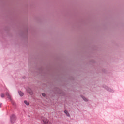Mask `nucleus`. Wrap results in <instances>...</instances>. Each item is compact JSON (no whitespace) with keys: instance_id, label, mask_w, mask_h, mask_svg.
<instances>
[{"instance_id":"f03ea898","label":"nucleus","mask_w":124,"mask_h":124,"mask_svg":"<svg viewBox=\"0 0 124 124\" xmlns=\"http://www.w3.org/2000/svg\"><path fill=\"white\" fill-rule=\"evenodd\" d=\"M47 121H48V119L46 118H43L42 119V122L43 123V124H46Z\"/></svg>"},{"instance_id":"0eeeda50","label":"nucleus","mask_w":124,"mask_h":124,"mask_svg":"<svg viewBox=\"0 0 124 124\" xmlns=\"http://www.w3.org/2000/svg\"><path fill=\"white\" fill-rule=\"evenodd\" d=\"M46 124H52V122H51L49 120H47V121L46 122Z\"/></svg>"},{"instance_id":"1a4fd4ad","label":"nucleus","mask_w":124,"mask_h":124,"mask_svg":"<svg viewBox=\"0 0 124 124\" xmlns=\"http://www.w3.org/2000/svg\"><path fill=\"white\" fill-rule=\"evenodd\" d=\"M24 103L25 104H26V105H29V102L27 101H24Z\"/></svg>"},{"instance_id":"39448f33","label":"nucleus","mask_w":124,"mask_h":124,"mask_svg":"<svg viewBox=\"0 0 124 124\" xmlns=\"http://www.w3.org/2000/svg\"><path fill=\"white\" fill-rule=\"evenodd\" d=\"M27 92L29 93V94H30V95L31 94V89L30 88H28L27 89Z\"/></svg>"},{"instance_id":"f8f14e48","label":"nucleus","mask_w":124,"mask_h":124,"mask_svg":"<svg viewBox=\"0 0 124 124\" xmlns=\"http://www.w3.org/2000/svg\"><path fill=\"white\" fill-rule=\"evenodd\" d=\"M0 107H1V104L0 103Z\"/></svg>"},{"instance_id":"f257e3e1","label":"nucleus","mask_w":124,"mask_h":124,"mask_svg":"<svg viewBox=\"0 0 124 124\" xmlns=\"http://www.w3.org/2000/svg\"><path fill=\"white\" fill-rule=\"evenodd\" d=\"M15 121H16V116L14 115H12V116L11 117V123H14V122H15Z\"/></svg>"},{"instance_id":"9d476101","label":"nucleus","mask_w":124,"mask_h":124,"mask_svg":"<svg viewBox=\"0 0 124 124\" xmlns=\"http://www.w3.org/2000/svg\"><path fill=\"white\" fill-rule=\"evenodd\" d=\"M4 94L3 93H1V97H2V98H3V97H4Z\"/></svg>"},{"instance_id":"20e7f679","label":"nucleus","mask_w":124,"mask_h":124,"mask_svg":"<svg viewBox=\"0 0 124 124\" xmlns=\"http://www.w3.org/2000/svg\"><path fill=\"white\" fill-rule=\"evenodd\" d=\"M64 112L65 114H66V116H67V117H70V115L69 114V113H68V111H67V110H65Z\"/></svg>"},{"instance_id":"6e6552de","label":"nucleus","mask_w":124,"mask_h":124,"mask_svg":"<svg viewBox=\"0 0 124 124\" xmlns=\"http://www.w3.org/2000/svg\"><path fill=\"white\" fill-rule=\"evenodd\" d=\"M82 98H83V100H84V101H88V99H87L85 97H82Z\"/></svg>"},{"instance_id":"9b49d317","label":"nucleus","mask_w":124,"mask_h":124,"mask_svg":"<svg viewBox=\"0 0 124 124\" xmlns=\"http://www.w3.org/2000/svg\"><path fill=\"white\" fill-rule=\"evenodd\" d=\"M42 95H43V96H45L46 94H45V93H43L42 94Z\"/></svg>"},{"instance_id":"7ed1b4c3","label":"nucleus","mask_w":124,"mask_h":124,"mask_svg":"<svg viewBox=\"0 0 124 124\" xmlns=\"http://www.w3.org/2000/svg\"><path fill=\"white\" fill-rule=\"evenodd\" d=\"M6 95L7 96V97L9 98V99H10V100H12L11 96H10V95L9 94V93H6Z\"/></svg>"},{"instance_id":"423d86ee","label":"nucleus","mask_w":124,"mask_h":124,"mask_svg":"<svg viewBox=\"0 0 124 124\" xmlns=\"http://www.w3.org/2000/svg\"><path fill=\"white\" fill-rule=\"evenodd\" d=\"M19 94L20 96H23L24 95V93L22 92H19Z\"/></svg>"}]
</instances>
